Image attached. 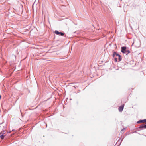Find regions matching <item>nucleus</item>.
Listing matches in <instances>:
<instances>
[{
	"label": "nucleus",
	"instance_id": "f257e3e1",
	"mask_svg": "<svg viewBox=\"0 0 146 146\" xmlns=\"http://www.w3.org/2000/svg\"><path fill=\"white\" fill-rule=\"evenodd\" d=\"M115 55L117 56H119V58H118V60L119 61H120L122 60V58H121V56L117 53L116 52L114 51L113 52V54L112 55V56L113 58L114 57Z\"/></svg>",
	"mask_w": 146,
	"mask_h": 146
},
{
	"label": "nucleus",
	"instance_id": "f03ea898",
	"mask_svg": "<svg viewBox=\"0 0 146 146\" xmlns=\"http://www.w3.org/2000/svg\"><path fill=\"white\" fill-rule=\"evenodd\" d=\"M54 33L57 35H61V36H63L65 34V33H64L61 32H59L57 30H55L54 31Z\"/></svg>",
	"mask_w": 146,
	"mask_h": 146
},
{
	"label": "nucleus",
	"instance_id": "7ed1b4c3",
	"mask_svg": "<svg viewBox=\"0 0 146 146\" xmlns=\"http://www.w3.org/2000/svg\"><path fill=\"white\" fill-rule=\"evenodd\" d=\"M121 51L122 53L124 54L126 53V51L127 50V47L126 46H122L121 47Z\"/></svg>",
	"mask_w": 146,
	"mask_h": 146
},
{
	"label": "nucleus",
	"instance_id": "20e7f679",
	"mask_svg": "<svg viewBox=\"0 0 146 146\" xmlns=\"http://www.w3.org/2000/svg\"><path fill=\"white\" fill-rule=\"evenodd\" d=\"M124 105V104H122L118 108V110L120 112H121L123 109Z\"/></svg>",
	"mask_w": 146,
	"mask_h": 146
},
{
	"label": "nucleus",
	"instance_id": "39448f33",
	"mask_svg": "<svg viewBox=\"0 0 146 146\" xmlns=\"http://www.w3.org/2000/svg\"><path fill=\"white\" fill-rule=\"evenodd\" d=\"M140 129H146V124H143L141 125L139 127Z\"/></svg>",
	"mask_w": 146,
	"mask_h": 146
},
{
	"label": "nucleus",
	"instance_id": "423d86ee",
	"mask_svg": "<svg viewBox=\"0 0 146 146\" xmlns=\"http://www.w3.org/2000/svg\"><path fill=\"white\" fill-rule=\"evenodd\" d=\"M4 134V133H2V135L0 136V137L1 139H3L5 137V136L3 135Z\"/></svg>",
	"mask_w": 146,
	"mask_h": 146
},
{
	"label": "nucleus",
	"instance_id": "0eeeda50",
	"mask_svg": "<svg viewBox=\"0 0 146 146\" xmlns=\"http://www.w3.org/2000/svg\"><path fill=\"white\" fill-rule=\"evenodd\" d=\"M143 122H144V119L140 120H139V121H137V123L139 124V123H142Z\"/></svg>",
	"mask_w": 146,
	"mask_h": 146
},
{
	"label": "nucleus",
	"instance_id": "6e6552de",
	"mask_svg": "<svg viewBox=\"0 0 146 146\" xmlns=\"http://www.w3.org/2000/svg\"><path fill=\"white\" fill-rule=\"evenodd\" d=\"M130 51H129V50H126V53H126V55H128V54L129 53H130Z\"/></svg>",
	"mask_w": 146,
	"mask_h": 146
},
{
	"label": "nucleus",
	"instance_id": "1a4fd4ad",
	"mask_svg": "<svg viewBox=\"0 0 146 146\" xmlns=\"http://www.w3.org/2000/svg\"><path fill=\"white\" fill-rule=\"evenodd\" d=\"M114 61L116 62H117V58H115Z\"/></svg>",
	"mask_w": 146,
	"mask_h": 146
},
{
	"label": "nucleus",
	"instance_id": "9d476101",
	"mask_svg": "<svg viewBox=\"0 0 146 146\" xmlns=\"http://www.w3.org/2000/svg\"><path fill=\"white\" fill-rule=\"evenodd\" d=\"M144 122L146 123V119H144Z\"/></svg>",
	"mask_w": 146,
	"mask_h": 146
},
{
	"label": "nucleus",
	"instance_id": "9b49d317",
	"mask_svg": "<svg viewBox=\"0 0 146 146\" xmlns=\"http://www.w3.org/2000/svg\"><path fill=\"white\" fill-rule=\"evenodd\" d=\"M5 131H3V133H5Z\"/></svg>",
	"mask_w": 146,
	"mask_h": 146
},
{
	"label": "nucleus",
	"instance_id": "f8f14e48",
	"mask_svg": "<svg viewBox=\"0 0 146 146\" xmlns=\"http://www.w3.org/2000/svg\"><path fill=\"white\" fill-rule=\"evenodd\" d=\"M1 95H0V99H1Z\"/></svg>",
	"mask_w": 146,
	"mask_h": 146
},
{
	"label": "nucleus",
	"instance_id": "ddd939ff",
	"mask_svg": "<svg viewBox=\"0 0 146 146\" xmlns=\"http://www.w3.org/2000/svg\"><path fill=\"white\" fill-rule=\"evenodd\" d=\"M125 129V128H123V130H124V129Z\"/></svg>",
	"mask_w": 146,
	"mask_h": 146
},
{
	"label": "nucleus",
	"instance_id": "4468645a",
	"mask_svg": "<svg viewBox=\"0 0 146 146\" xmlns=\"http://www.w3.org/2000/svg\"><path fill=\"white\" fill-rule=\"evenodd\" d=\"M122 140H121V143L122 142Z\"/></svg>",
	"mask_w": 146,
	"mask_h": 146
}]
</instances>
